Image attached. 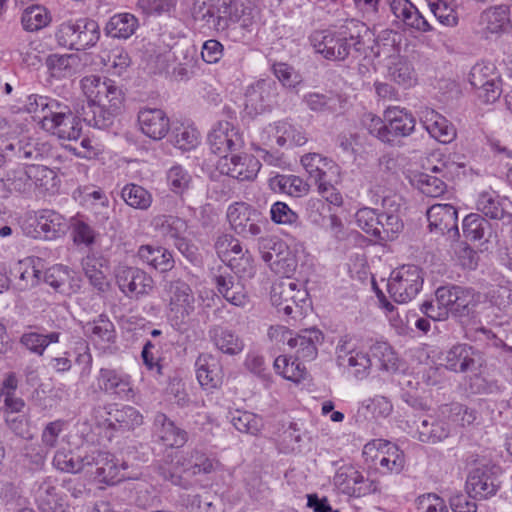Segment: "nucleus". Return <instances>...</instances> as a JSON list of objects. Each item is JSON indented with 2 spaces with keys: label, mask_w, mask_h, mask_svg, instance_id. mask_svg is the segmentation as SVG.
Instances as JSON below:
<instances>
[{
  "label": "nucleus",
  "mask_w": 512,
  "mask_h": 512,
  "mask_svg": "<svg viewBox=\"0 0 512 512\" xmlns=\"http://www.w3.org/2000/svg\"><path fill=\"white\" fill-rule=\"evenodd\" d=\"M231 423L239 432L250 435H258L263 428L262 418L248 411L236 410L231 413Z\"/></svg>",
  "instance_id": "61"
},
{
  "label": "nucleus",
  "mask_w": 512,
  "mask_h": 512,
  "mask_svg": "<svg viewBox=\"0 0 512 512\" xmlns=\"http://www.w3.org/2000/svg\"><path fill=\"white\" fill-rule=\"evenodd\" d=\"M272 186L292 197H302L310 188L307 182L296 175H278L272 180Z\"/></svg>",
  "instance_id": "57"
},
{
  "label": "nucleus",
  "mask_w": 512,
  "mask_h": 512,
  "mask_svg": "<svg viewBox=\"0 0 512 512\" xmlns=\"http://www.w3.org/2000/svg\"><path fill=\"white\" fill-rule=\"evenodd\" d=\"M198 130L189 124L174 126L171 134V142L181 150L189 151L199 144Z\"/></svg>",
  "instance_id": "59"
},
{
  "label": "nucleus",
  "mask_w": 512,
  "mask_h": 512,
  "mask_svg": "<svg viewBox=\"0 0 512 512\" xmlns=\"http://www.w3.org/2000/svg\"><path fill=\"white\" fill-rule=\"evenodd\" d=\"M363 411L364 416H370L374 420L385 419L393 411V404L388 397L374 395L361 402L359 412Z\"/></svg>",
  "instance_id": "56"
},
{
  "label": "nucleus",
  "mask_w": 512,
  "mask_h": 512,
  "mask_svg": "<svg viewBox=\"0 0 512 512\" xmlns=\"http://www.w3.org/2000/svg\"><path fill=\"white\" fill-rule=\"evenodd\" d=\"M215 285L218 292L227 302L237 307H245L249 303V296L244 284L230 274L215 276Z\"/></svg>",
  "instance_id": "35"
},
{
  "label": "nucleus",
  "mask_w": 512,
  "mask_h": 512,
  "mask_svg": "<svg viewBox=\"0 0 512 512\" xmlns=\"http://www.w3.org/2000/svg\"><path fill=\"white\" fill-rule=\"evenodd\" d=\"M261 168V163L250 154L223 156L217 163L221 174L239 181L253 180Z\"/></svg>",
  "instance_id": "17"
},
{
  "label": "nucleus",
  "mask_w": 512,
  "mask_h": 512,
  "mask_svg": "<svg viewBox=\"0 0 512 512\" xmlns=\"http://www.w3.org/2000/svg\"><path fill=\"white\" fill-rule=\"evenodd\" d=\"M323 341V334L318 329H306L295 337H289L288 346L295 351L297 360L312 361L318 354V345Z\"/></svg>",
  "instance_id": "30"
},
{
  "label": "nucleus",
  "mask_w": 512,
  "mask_h": 512,
  "mask_svg": "<svg viewBox=\"0 0 512 512\" xmlns=\"http://www.w3.org/2000/svg\"><path fill=\"white\" fill-rule=\"evenodd\" d=\"M81 90L88 101L92 115L83 113V119L90 126L104 128L121 109L124 94L116 83L106 77L89 75L80 82Z\"/></svg>",
  "instance_id": "1"
},
{
  "label": "nucleus",
  "mask_w": 512,
  "mask_h": 512,
  "mask_svg": "<svg viewBox=\"0 0 512 512\" xmlns=\"http://www.w3.org/2000/svg\"><path fill=\"white\" fill-rule=\"evenodd\" d=\"M363 455L371 459L382 473H399L404 467V456L399 448L386 440L374 439L363 448Z\"/></svg>",
  "instance_id": "10"
},
{
  "label": "nucleus",
  "mask_w": 512,
  "mask_h": 512,
  "mask_svg": "<svg viewBox=\"0 0 512 512\" xmlns=\"http://www.w3.org/2000/svg\"><path fill=\"white\" fill-rule=\"evenodd\" d=\"M176 467L190 475L210 474L219 470V461L209 457L203 450L194 448L177 456Z\"/></svg>",
  "instance_id": "26"
},
{
  "label": "nucleus",
  "mask_w": 512,
  "mask_h": 512,
  "mask_svg": "<svg viewBox=\"0 0 512 512\" xmlns=\"http://www.w3.org/2000/svg\"><path fill=\"white\" fill-rule=\"evenodd\" d=\"M31 175L29 173V165L17 166L7 170L0 178L3 190L7 194H29L31 193Z\"/></svg>",
  "instance_id": "43"
},
{
  "label": "nucleus",
  "mask_w": 512,
  "mask_h": 512,
  "mask_svg": "<svg viewBox=\"0 0 512 512\" xmlns=\"http://www.w3.org/2000/svg\"><path fill=\"white\" fill-rule=\"evenodd\" d=\"M300 162L315 183L326 179L327 173L336 168V164L331 159L318 153H307L301 157Z\"/></svg>",
  "instance_id": "47"
},
{
  "label": "nucleus",
  "mask_w": 512,
  "mask_h": 512,
  "mask_svg": "<svg viewBox=\"0 0 512 512\" xmlns=\"http://www.w3.org/2000/svg\"><path fill=\"white\" fill-rule=\"evenodd\" d=\"M379 300L382 308L385 310L390 325L395 329L397 334H408L412 330L410 318H415L416 313H400L392 303L385 299L383 294L379 296Z\"/></svg>",
  "instance_id": "54"
},
{
  "label": "nucleus",
  "mask_w": 512,
  "mask_h": 512,
  "mask_svg": "<svg viewBox=\"0 0 512 512\" xmlns=\"http://www.w3.org/2000/svg\"><path fill=\"white\" fill-rule=\"evenodd\" d=\"M268 264L276 274L284 276L286 279H291L290 277L297 268L296 257L289 251L286 245H284L281 251L275 253L274 258H272Z\"/></svg>",
  "instance_id": "63"
},
{
  "label": "nucleus",
  "mask_w": 512,
  "mask_h": 512,
  "mask_svg": "<svg viewBox=\"0 0 512 512\" xmlns=\"http://www.w3.org/2000/svg\"><path fill=\"white\" fill-rule=\"evenodd\" d=\"M68 227L69 224L64 216L48 209L39 211L22 225V229L27 236L46 240L56 239L64 235Z\"/></svg>",
  "instance_id": "8"
},
{
  "label": "nucleus",
  "mask_w": 512,
  "mask_h": 512,
  "mask_svg": "<svg viewBox=\"0 0 512 512\" xmlns=\"http://www.w3.org/2000/svg\"><path fill=\"white\" fill-rule=\"evenodd\" d=\"M195 367L198 382L202 387L211 389L221 385L223 379L222 367L213 355H199Z\"/></svg>",
  "instance_id": "34"
},
{
  "label": "nucleus",
  "mask_w": 512,
  "mask_h": 512,
  "mask_svg": "<svg viewBox=\"0 0 512 512\" xmlns=\"http://www.w3.org/2000/svg\"><path fill=\"white\" fill-rule=\"evenodd\" d=\"M137 119L141 132L150 139L161 140L169 132V118L161 109L142 108L138 112Z\"/></svg>",
  "instance_id": "27"
},
{
  "label": "nucleus",
  "mask_w": 512,
  "mask_h": 512,
  "mask_svg": "<svg viewBox=\"0 0 512 512\" xmlns=\"http://www.w3.org/2000/svg\"><path fill=\"white\" fill-rule=\"evenodd\" d=\"M154 426L158 438L168 447H182L188 440L187 432L177 427L163 413L155 415Z\"/></svg>",
  "instance_id": "39"
},
{
  "label": "nucleus",
  "mask_w": 512,
  "mask_h": 512,
  "mask_svg": "<svg viewBox=\"0 0 512 512\" xmlns=\"http://www.w3.org/2000/svg\"><path fill=\"white\" fill-rule=\"evenodd\" d=\"M43 146L28 136L0 137V167L16 160H38Z\"/></svg>",
  "instance_id": "13"
},
{
  "label": "nucleus",
  "mask_w": 512,
  "mask_h": 512,
  "mask_svg": "<svg viewBox=\"0 0 512 512\" xmlns=\"http://www.w3.org/2000/svg\"><path fill=\"white\" fill-rule=\"evenodd\" d=\"M450 432L451 426L448 421L430 415L417 427V438L421 442L435 444L446 439Z\"/></svg>",
  "instance_id": "38"
},
{
  "label": "nucleus",
  "mask_w": 512,
  "mask_h": 512,
  "mask_svg": "<svg viewBox=\"0 0 512 512\" xmlns=\"http://www.w3.org/2000/svg\"><path fill=\"white\" fill-rule=\"evenodd\" d=\"M138 19L131 13H119L110 18L106 25L109 36L118 39H128L137 30Z\"/></svg>",
  "instance_id": "48"
},
{
  "label": "nucleus",
  "mask_w": 512,
  "mask_h": 512,
  "mask_svg": "<svg viewBox=\"0 0 512 512\" xmlns=\"http://www.w3.org/2000/svg\"><path fill=\"white\" fill-rule=\"evenodd\" d=\"M336 355L338 365L349 369L356 377H363L372 364L369 356L357 350L355 343L347 338L338 342Z\"/></svg>",
  "instance_id": "22"
},
{
  "label": "nucleus",
  "mask_w": 512,
  "mask_h": 512,
  "mask_svg": "<svg viewBox=\"0 0 512 512\" xmlns=\"http://www.w3.org/2000/svg\"><path fill=\"white\" fill-rule=\"evenodd\" d=\"M59 340V332H51L46 335L39 334L37 332H27L21 336L20 343L32 353L43 355L49 344L58 343Z\"/></svg>",
  "instance_id": "62"
},
{
  "label": "nucleus",
  "mask_w": 512,
  "mask_h": 512,
  "mask_svg": "<svg viewBox=\"0 0 512 512\" xmlns=\"http://www.w3.org/2000/svg\"><path fill=\"white\" fill-rule=\"evenodd\" d=\"M121 197L132 208L147 210L152 204L149 191L137 184H127L122 188Z\"/></svg>",
  "instance_id": "58"
},
{
  "label": "nucleus",
  "mask_w": 512,
  "mask_h": 512,
  "mask_svg": "<svg viewBox=\"0 0 512 512\" xmlns=\"http://www.w3.org/2000/svg\"><path fill=\"white\" fill-rule=\"evenodd\" d=\"M38 258H25L18 261L11 270V274L17 279L16 286L20 290L36 286L41 280V269Z\"/></svg>",
  "instance_id": "41"
},
{
  "label": "nucleus",
  "mask_w": 512,
  "mask_h": 512,
  "mask_svg": "<svg viewBox=\"0 0 512 512\" xmlns=\"http://www.w3.org/2000/svg\"><path fill=\"white\" fill-rule=\"evenodd\" d=\"M421 121L430 136L440 143H451L456 138L454 125L433 109L422 110Z\"/></svg>",
  "instance_id": "31"
},
{
  "label": "nucleus",
  "mask_w": 512,
  "mask_h": 512,
  "mask_svg": "<svg viewBox=\"0 0 512 512\" xmlns=\"http://www.w3.org/2000/svg\"><path fill=\"white\" fill-rule=\"evenodd\" d=\"M49 11L42 5H30L26 7L21 16V23L26 31L41 30L51 22Z\"/></svg>",
  "instance_id": "52"
},
{
  "label": "nucleus",
  "mask_w": 512,
  "mask_h": 512,
  "mask_svg": "<svg viewBox=\"0 0 512 512\" xmlns=\"http://www.w3.org/2000/svg\"><path fill=\"white\" fill-rule=\"evenodd\" d=\"M426 214L431 231L447 234L452 241L458 239V213L454 206L451 204H434L427 210Z\"/></svg>",
  "instance_id": "21"
},
{
  "label": "nucleus",
  "mask_w": 512,
  "mask_h": 512,
  "mask_svg": "<svg viewBox=\"0 0 512 512\" xmlns=\"http://www.w3.org/2000/svg\"><path fill=\"white\" fill-rule=\"evenodd\" d=\"M107 421L113 429L130 430L140 426L143 422V417L132 406H115L108 412Z\"/></svg>",
  "instance_id": "45"
},
{
  "label": "nucleus",
  "mask_w": 512,
  "mask_h": 512,
  "mask_svg": "<svg viewBox=\"0 0 512 512\" xmlns=\"http://www.w3.org/2000/svg\"><path fill=\"white\" fill-rule=\"evenodd\" d=\"M469 81L484 103H494L502 93L500 74L491 62L476 63L470 71Z\"/></svg>",
  "instance_id": "9"
},
{
  "label": "nucleus",
  "mask_w": 512,
  "mask_h": 512,
  "mask_svg": "<svg viewBox=\"0 0 512 512\" xmlns=\"http://www.w3.org/2000/svg\"><path fill=\"white\" fill-rule=\"evenodd\" d=\"M481 365V355L468 345L459 344L447 352L446 366L454 372L474 371Z\"/></svg>",
  "instance_id": "32"
},
{
  "label": "nucleus",
  "mask_w": 512,
  "mask_h": 512,
  "mask_svg": "<svg viewBox=\"0 0 512 512\" xmlns=\"http://www.w3.org/2000/svg\"><path fill=\"white\" fill-rule=\"evenodd\" d=\"M334 485L348 496L361 497L372 491V484L351 465L340 467L334 478Z\"/></svg>",
  "instance_id": "23"
},
{
  "label": "nucleus",
  "mask_w": 512,
  "mask_h": 512,
  "mask_svg": "<svg viewBox=\"0 0 512 512\" xmlns=\"http://www.w3.org/2000/svg\"><path fill=\"white\" fill-rule=\"evenodd\" d=\"M269 132H276V144L280 147L285 145L302 146L308 141L303 128L287 120L270 123L269 129L265 133ZM265 138L268 140L269 136L265 135Z\"/></svg>",
  "instance_id": "37"
},
{
  "label": "nucleus",
  "mask_w": 512,
  "mask_h": 512,
  "mask_svg": "<svg viewBox=\"0 0 512 512\" xmlns=\"http://www.w3.org/2000/svg\"><path fill=\"white\" fill-rule=\"evenodd\" d=\"M232 0H196L193 15L196 20L204 21L216 31H224L229 27L232 17Z\"/></svg>",
  "instance_id": "12"
},
{
  "label": "nucleus",
  "mask_w": 512,
  "mask_h": 512,
  "mask_svg": "<svg viewBox=\"0 0 512 512\" xmlns=\"http://www.w3.org/2000/svg\"><path fill=\"white\" fill-rule=\"evenodd\" d=\"M509 9L506 6H493L485 9L479 17L477 33L483 38L489 39L500 36L511 29Z\"/></svg>",
  "instance_id": "20"
},
{
  "label": "nucleus",
  "mask_w": 512,
  "mask_h": 512,
  "mask_svg": "<svg viewBox=\"0 0 512 512\" xmlns=\"http://www.w3.org/2000/svg\"><path fill=\"white\" fill-rule=\"evenodd\" d=\"M384 121L388 144L393 143L397 138L411 135L416 124L412 114L399 106L387 107L384 110Z\"/></svg>",
  "instance_id": "24"
},
{
  "label": "nucleus",
  "mask_w": 512,
  "mask_h": 512,
  "mask_svg": "<svg viewBox=\"0 0 512 512\" xmlns=\"http://www.w3.org/2000/svg\"><path fill=\"white\" fill-rule=\"evenodd\" d=\"M93 454L95 457L91 463V470L88 476L96 479L101 483L114 485L128 478L124 472L127 468L125 463L119 465L118 460L108 452L98 450L94 447Z\"/></svg>",
  "instance_id": "15"
},
{
  "label": "nucleus",
  "mask_w": 512,
  "mask_h": 512,
  "mask_svg": "<svg viewBox=\"0 0 512 512\" xmlns=\"http://www.w3.org/2000/svg\"><path fill=\"white\" fill-rule=\"evenodd\" d=\"M46 66L52 77L62 79L77 72L80 59L75 54H52L47 58Z\"/></svg>",
  "instance_id": "46"
},
{
  "label": "nucleus",
  "mask_w": 512,
  "mask_h": 512,
  "mask_svg": "<svg viewBox=\"0 0 512 512\" xmlns=\"http://www.w3.org/2000/svg\"><path fill=\"white\" fill-rule=\"evenodd\" d=\"M115 278L119 289L128 297L147 295L154 286L152 277L146 272L123 264L115 268Z\"/></svg>",
  "instance_id": "14"
},
{
  "label": "nucleus",
  "mask_w": 512,
  "mask_h": 512,
  "mask_svg": "<svg viewBox=\"0 0 512 512\" xmlns=\"http://www.w3.org/2000/svg\"><path fill=\"white\" fill-rule=\"evenodd\" d=\"M368 34L365 24L350 20L337 31L315 30L309 36L314 51L323 58L332 61H343L352 52L359 53L364 49V36Z\"/></svg>",
  "instance_id": "2"
},
{
  "label": "nucleus",
  "mask_w": 512,
  "mask_h": 512,
  "mask_svg": "<svg viewBox=\"0 0 512 512\" xmlns=\"http://www.w3.org/2000/svg\"><path fill=\"white\" fill-rule=\"evenodd\" d=\"M151 227L163 238L173 240L179 235L185 234L186 222L172 215H157L151 220Z\"/></svg>",
  "instance_id": "49"
},
{
  "label": "nucleus",
  "mask_w": 512,
  "mask_h": 512,
  "mask_svg": "<svg viewBox=\"0 0 512 512\" xmlns=\"http://www.w3.org/2000/svg\"><path fill=\"white\" fill-rule=\"evenodd\" d=\"M93 450L94 447H82L75 452L59 450L54 456L53 464L58 470L63 472H84L88 476L89 470H91V463L94 460L93 457H95Z\"/></svg>",
  "instance_id": "25"
},
{
  "label": "nucleus",
  "mask_w": 512,
  "mask_h": 512,
  "mask_svg": "<svg viewBox=\"0 0 512 512\" xmlns=\"http://www.w3.org/2000/svg\"><path fill=\"white\" fill-rule=\"evenodd\" d=\"M99 37L97 22L88 18L62 22L55 32L56 41L60 46L78 51L94 46Z\"/></svg>",
  "instance_id": "3"
},
{
  "label": "nucleus",
  "mask_w": 512,
  "mask_h": 512,
  "mask_svg": "<svg viewBox=\"0 0 512 512\" xmlns=\"http://www.w3.org/2000/svg\"><path fill=\"white\" fill-rule=\"evenodd\" d=\"M270 300L278 313L296 318L302 315L303 306L308 300V292L301 283L293 279H284L272 285Z\"/></svg>",
  "instance_id": "4"
},
{
  "label": "nucleus",
  "mask_w": 512,
  "mask_h": 512,
  "mask_svg": "<svg viewBox=\"0 0 512 512\" xmlns=\"http://www.w3.org/2000/svg\"><path fill=\"white\" fill-rule=\"evenodd\" d=\"M498 484L492 475L483 468L472 470L466 480V491L473 499H487L496 494Z\"/></svg>",
  "instance_id": "33"
},
{
  "label": "nucleus",
  "mask_w": 512,
  "mask_h": 512,
  "mask_svg": "<svg viewBox=\"0 0 512 512\" xmlns=\"http://www.w3.org/2000/svg\"><path fill=\"white\" fill-rule=\"evenodd\" d=\"M388 78L404 88H410L417 82V74L411 61L404 56H393L387 65Z\"/></svg>",
  "instance_id": "40"
},
{
  "label": "nucleus",
  "mask_w": 512,
  "mask_h": 512,
  "mask_svg": "<svg viewBox=\"0 0 512 512\" xmlns=\"http://www.w3.org/2000/svg\"><path fill=\"white\" fill-rule=\"evenodd\" d=\"M423 275L415 265H403L394 269L387 282V291L397 303H408L420 292Z\"/></svg>",
  "instance_id": "5"
},
{
  "label": "nucleus",
  "mask_w": 512,
  "mask_h": 512,
  "mask_svg": "<svg viewBox=\"0 0 512 512\" xmlns=\"http://www.w3.org/2000/svg\"><path fill=\"white\" fill-rule=\"evenodd\" d=\"M42 128L63 140H76L81 135L82 125L70 108L59 102L58 109L45 114L41 119Z\"/></svg>",
  "instance_id": "11"
},
{
  "label": "nucleus",
  "mask_w": 512,
  "mask_h": 512,
  "mask_svg": "<svg viewBox=\"0 0 512 512\" xmlns=\"http://www.w3.org/2000/svg\"><path fill=\"white\" fill-rule=\"evenodd\" d=\"M378 228L375 237L379 240L389 241L397 237L403 229V222L396 213H379Z\"/></svg>",
  "instance_id": "60"
},
{
  "label": "nucleus",
  "mask_w": 512,
  "mask_h": 512,
  "mask_svg": "<svg viewBox=\"0 0 512 512\" xmlns=\"http://www.w3.org/2000/svg\"><path fill=\"white\" fill-rule=\"evenodd\" d=\"M208 335L214 347L223 354L234 356L244 350L243 339L231 329L214 325L210 328Z\"/></svg>",
  "instance_id": "36"
},
{
  "label": "nucleus",
  "mask_w": 512,
  "mask_h": 512,
  "mask_svg": "<svg viewBox=\"0 0 512 512\" xmlns=\"http://www.w3.org/2000/svg\"><path fill=\"white\" fill-rule=\"evenodd\" d=\"M226 216L234 232L244 238L260 235L268 223L260 211L244 202L229 205Z\"/></svg>",
  "instance_id": "7"
},
{
  "label": "nucleus",
  "mask_w": 512,
  "mask_h": 512,
  "mask_svg": "<svg viewBox=\"0 0 512 512\" xmlns=\"http://www.w3.org/2000/svg\"><path fill=\"white\" fill-rule=\"evenodd\" d=\"M97 385L101 391L123 400L129 401L135 396L131 377L122 370L101 368L97 376Z\"/></svg>",
  "instance_id": "19"
},
{
  "label": "nucleus",
  "mask_w": 512,
  "mask_h": 512,
  "mask_svg": "<svg viewBox=\"0 0 512 512\" xmlns=\"http://www.w3.org/2000/svg\"><path fill=\"white\" fill-rule=\"evenodd\" d=\"M168 294V318L177 329H182L195 311V297L190 286L182 280L171 281Z\"/></svg>",
  "instance_id": "6"
},
{
  "label": "nucleus",
  "mask_w": 512,
  "mask_h": 512,
  "mask_svg": "<svg viewBox=\"0 0 512 512\" xmlns=\"http://www.w3.org/2000/svg\"><path fill=\"white\" fill-rule=\"evenodd\" d=\"M31 175V192L39 190L41 192L53 191L58 185V177L54 170L44 165H29Z\"/></svg>",
  "instance_id": "50"
},
{
  "label": "nucleus",
  "mask_w": 512,
  "mask_h": 512,
  "mask_svg": "<svg viewBox=\"0 0 512 512\" xmlns=\"http://www.w3.org/2000/svg\"><path fill=\"white\" fill-rule=\"evenodd\" d=\"M489 304L485 305L481 310L482 318L492 325H500L497 321L498 315L490 318V314L494 312L495 307L499 310L505 309L512 304V290L508 286H497L488 292Z\"/></svg>",
  "instance_id": "44"
},
{
  "label": "nucleus",
  "mask_w": 512,
  "mask_h": 512,
  "mask_svg": "<svg viewBox=\"0 0 512 512\" xmlns=\"http://www.w3.org/2000/svg\"><path fill=\"white\" fill-rule=\"evenodd\" d=\"M104 260L94 255L86 256L82 261V268L90 284L98 291H105L108 288L105 273L103 271Z\"/></svg>",
  "instance_id": "53"
},
{
  "label": "nucleus",
  "mask_w": 512,
  "mask_h": 512,
  "mask_svg": "<svg viewBox=\"0 0 512 512\" xmlns=\"http://www.w3.org/2000/svg\"><path fill=\"white\" fill-rule=\"evenodd\" d=\"M371 355L380 368L387 372H396L400 368V359L390 344L384 341L374 343L371 348Z\"/></svg>",
  "instance_id": "55"
},
{
  "label": "nucleus",
  "mask_w": 512,
  "mask_h": 512,
  "mask_svg": "<svg viewBox=\"0 0 512 512\" xmlns=\"http://www.w3.org/2000/svg\"><path fill=\"white\" fill-rule=\"evenodd\" d=\"M429 10L445 27H456L459 23L457 6L450 0H427Z\"/></svg>",
  "instance_id": "51"
},
{
  "label": "nucleus",
  "mask_w": 512,
  "mask_h": 512,
  "mask_svg": "<svg viewBox=\"0 0 512 512\" xmlns=\"http://www.w3.org/2000/svg\"><path fill=\"white\" fill-rule=\"evenodd\" d=\"M139 260L162 273L174 267V259L170 251L160 246L141 245L137 251Z\"/></svg>",
  "instance_id": "42"
},
{
  "label": "nucleus",
  "mask_w": 512,
  "mask_h": 512,
  "mask_svg": "<svg viewBox=\"0 0 512 512\" xmlns=\"http://www.w3.org/2000/svg\"><path fill=\"white\" fill-rule=\"evenodd\" d=\"M71 235L76 245L90 247L95 244L98 233L81 217H74L70 223Z\"/></svg>",
  "instance_id": "64"
},
{
  "label": "nucleus",
  "mask_w": 512,
  "mask_h": 512,
  "mask_svg": "<svg viewBox=\"0 0 512 512\" xmlns=\"http://www.w3.org/2000/svg\"><path fill=\"white\" fill-rule=\"evenodd\" d=\"M275 84L268 80H258L245 91L244 111L250 117L270 111L275 98Z\"/></svg>",
  "instance_id": "16"
},
{
  "label": "nucleus",
  "mask_w": 512,
  "mask_h": 512,
  "mask_svg": "<svg viewBox=\"0 0 512 512\" xmlns=\"http://www.w3.org/2000/svg\"><path fill=\"white\" fill-rule=\"evenodd\" d=\"M208 143L214 154L228 156L229 152L240 149L243 138L239 130L228 121H219L208 135Z\"/></svg>",
  "instance_id": "18"
},
{
  "label": "nucleus",
  "mask_w": 512,
  "mask_h": 512,
  "mask_svg": "<svg viewBox=\"0 0 512 512\" xmlns=\"http://www.w3.org/2000/svg\"><path fill=\"white\" fill-rule=\"evenodd\" d=\"M387 3L392 14L407 27L422 33L433 31L432 25L410 0H387Z\"/></svg>",
  "instance_id": "29"
},
{
  "label": "nucleus",
  "mask_w": 512,
  "mask_h": 512,
  "mask_svg": "<svg viewBox=\"0 0 512 512\" xmlns=\"http://www.w3.org/2000/svg\"><path fill=\"white\" fill-rule=\"evenodd\" d=\"M82 329L88 340L99 350H106L115 342V326L106 315H99L92 321L86 322Z\"/></svg>",
  "instance_id": "28"
}]
</instances>
